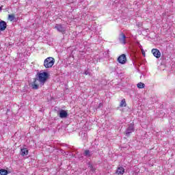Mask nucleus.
Returning a JSON list of instances; mask_svg holds the SVG:
<instances>
[{"mask_svg": "<svg viewBox=\"0 0 175 175\" xmlns=\"http://www.w3.org/2000/svg\"><path fill=\"white\" fill-rule=\"evenodd\" d=\"M34 79L37 81H39L41 85H44V83H46V81H47V79H49V73L40 71L39 73L36 75V77Z\"/></svg>", "mask_w": 175, "mask_h": 175, "instance_id": "nucleus-1", "label": "nucleus"}, {"mask_svg": "<svg viewBox=\"0 0 175 175\" xmlns=\"http://www.w3.org/2000/svg\"><path fill=\"white\" fill-rule=\"evenodd\" d=\"M54 64H55V59L51 57H47L44 61V66L46 68V69L53 68Z\"/></svg>", "mask_w": 175, "mask_h": 175, "instance_id": "nucleus-2", "label": "nucleus"}, {"mask_svg": "<svg viewBox=\"0 0 175 175\" xmlns=\"http://www.w3.org/2000/svg\"><path fill=\"white\" fill-rule=\"evenodd\" d=\"M133 132H135V124H129L125 131V135L126 137H129L131 136V133H132Z\"/></svg>", "mask_w": 175, "mask_h": 175, "instance_id": "nucleus-3", "label": "nucleus"}, {"mask_svg": "<svg viewBox=\"0 0 175 175\" xmlns=\"http://www.w3.org/2000/svg\"><path fill=\"white\" fill-rule=\"evenodd\" d=\"M54 28L55 29H57L58 32H61L62 33H65V31H66L65 27H64V25L62 24H56Z\"/></svg>", "mask_w": 175, "mask_h": 175, "instance_id": "nucleus-4", "label": "nucleus"}, {"mask_svg": "<svg viewBox=\"0 0 175 175\" xmlns=\"http://www.w3.org/2000/svg\"><path fill=\"white\" fill-rule=\"evenodd\" d=\"M118 62L119 64L124 65V64H126V55L125 54H122L118 58Z\"/></svg>", "mask_w": 175, "mask_h": 175, "instance_id": "nucleus-5", "label": "nucleus"}, {"mask_svg": "<svg viewBox=\"0 0 175 175\" xmlns=\"http://www.w3.org/2000/svg\"><path fill=\"white\" fill-rule=\"evenodd\" d=\"M125 39H126V36H125L124 33H121L120 34L119 41L120 42V43H122V44H126V42Z\"/></svg>", "mask_w": 175, "mask_h": 175, "instance_id": "nucleus-6", "label": "nucleus"}, {"mask_svg": "<svg viewBox=\"0 0 175 175\" xmlns=\"http://www.w3.org/2000/svg\"><path fill=\"white\" fill-rule=\"evenodd\" d=\"M152 53L156 58H161V52L157 49H152Z\"/></svg>", "mask_w": 175, "mask_h": 175, "instance_id": "nucleus-7", "label": "nucleus"}, {"mask_svg": "<svg viewBox=\"0 0 175 175\" xmlns=\"http://www.w3.org/2000/svg\"><path fill=\"white\" fill-rule=\"evenodd\" d=\"M60 118H66L68 117V112L64 109H62L59 112Z\"/></svg>", "mask_w": 175, "mask_h": 175, "instance_id": "nucleus-8", "label": "nucleus"}, {"mask_svg": "<svg viewBox=\"0 0 175 175\" xmlns=\"http://www.w3.org/2000/svg\"><path fill=\"white\" fill-rule=\"evenodd\" d=\"M8 27V25L6 24V22L4 21H0V31H5Z\"/></svg>", "mask_w": 175, "mask_h": 175, "instance_id": "nucleus-9", "label": "nucleus"}, {"mask_svg": "<svg viewBox=\"0 0 175 175\" xmlns=\"http://www.w3.org/2000/svg\"><path fill=\"white\" fill-rule=\"evenodd\" d=\"M36 81H37L36 79L34 78L33 81L31 83V88L33 90H38L39 88V85H38V83H36Z\"/></svg>", "mask_w": 175, "mask_h": 175, "instance_id": "nucleus-10", "label": "nucleus"}, {"mask_svg": "<svg viewBox=\"0 0 175 175\" xmlns=\"http://www.w3.org/2000/svg\"><path fill=\"white\" fill-rule=\"evenodd\" d=\"M125 172V169L122 167H119L116 171L117 174H124Z\"/></svg>", "mask_w": 175, "mask_h": 175, "instance_id": "nucleus-11", "label": "nucleus"}, {"mask_svg": "<svg viewBox=\"0 0 175 175\" xmlns=\"http://www.w3.org/2000/svg\"><path fill=\"white\" fill-rule=\"evenodd\" d=\"M21 155L23 157H25V155H28V149L24 148L23 149H21Z\"/></svg>", "mask_w": 175, "mask_h": 175, "instance_id": "nucleus-12", "label": "nucleus"}, {"mask_svg": "<svg viewBox=\"0 0 175 175\" xmlns=\"http://www.w3.org/2000/svg\"><path fill=\"white\" fill-rule=\"evenodd\" d=\"M120 107H126V101H125V98H123L121 100Z\"/></svg>", "mask_w": 175, "mask_h": 175, "instance_id": "nucleus-13", "label": "nucleus"}, {"mask_svg": "<svg viewBox=\"0 0 175 175\" xmlns=\"http://www.w3.org/2000/svg\"><path fill=\"white\" fill-rule=\"evenodd\" d=\"M83 155L85 157H87L88 158H90V157H92V154H91L89 150H85Z\"/></svg>", "mask_w": 175, "mask_h": 175, "instance_id": "nucleus-14", "label": "nucleus"}, {"mask_svg": "<svg viewBox=\"0 0 175 175\" xmlns=\"http://www.w3.org/2000/svg\"><path fill=\"white\" fill-rule=\"evenodd\" d=\"M7 174H9V172H8V170L4 169L0 170V175H7Z\"/></svg>", "mask_w": 175, "mask_h": 175, "instance_id": "nucleus-15", "label": "nucleus"}, {"mask_svg": "<svg viewBox=\"0 0 175 175\" xmlns=\"http://www.w3.org/2000/svg\"><path fill=\"white\" fill-rule=\"evenodd\" d=\"M137 88H144V87H146V85L142 82H139L137 84Z\"/></svg>", "mask_w": 175, "mask_h": 175, "instance_id": "nucleus-16", "label": "nucleus"}, {"mask_svg": "<svg viewBox=\"0 0 175 175\" xmlns=\"http://www.w3.org/2000/svg\"><path fill=\"white\" fill-rule=\"evenodd\" d=\"M8 18H9L10 21H14V19L16 18V17L14 16V14H9Z\"/></svg>", "mask_w": 175, "mask_h": 175, "instance_id": "nucleus-17", "label": "nucleus"}, {"mask_svg": "<svg viewBox=\"0 0 175 175\" xmlns=\"http://www.w3.org/2000/svg\"><path fill=\"white\" fill-rule=\"evenodd\" d=\"M88 167H90V170H92V172H95V169L94 168V166L92 165V164L89 163Z\"/></svg>", "mask_w": 175, "mask_h": 175, "instance_id": "nucleus-18", "label": "nucleus"}, {"mask_svg": "<svg viewBox=\"0 0 175 175\" xmlns=\"http://www.w3.org/2000/svg\"><path fill=\"white\" fill-rule=\"evenodd\" d=\"M84 75H86V76H91V72H90V70H86L84 72Z\"/></svg>", "mask_w": 175, "mask_h": 175, "instance_id": "nucleus-19", "label": "nucleus"}, {"mask_svg": "<svg viewBox=\"0 0 175 175\" xmlns=\"http://www.w3.org/2000/svg\"><path fill=\"white\" fill-rule=\"evenodd\" d=\"M102 107H103V104L100 103L98 106V109H102Z\"/></svg>", "mask_w": 175, "mask_h": 175, "instance_id": "nucleus-20", "label": "nucleus"}, {"mask_svg": "<svg viewBox=\"0 0 175 175\" xmlns=\"http://www.w3.org/2000/svg\"><path fill=\"white\" fill-rule=\"evenodd\" d=\"M1 10H2V7H0V12H1Z\"/></svg>", "mask_w": 175, "mask_h": 175, "instance_id": "nucleus-21", "label": "nucleus"}]
</instances>
